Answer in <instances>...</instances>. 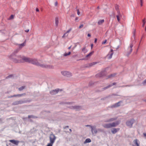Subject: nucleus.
<instances>
[{"label": "nucleus", "instance_id": "cd10ccee", "mask_svg": "<svg viewBox=\"0 0 146 146\" xmlns=\"http://www.w3.org/2000/svg\"><path fill=\"white\" fill-rule=\"evenodd\" d=\"M115 74H111L109 75L108 76V78H107V79L108 78H110L111 77H113L114 76H115Z\"/></svg>", "mask_w": 146, "mask_h": 146}, {"label": "nucleus", "instance_id": "338daca9", "mask_svg": "<svg viewBox=\"0 0 146 146\" xmlns=\"http://www.w3.org/2000/svg\"><path fill=\"white\" fill-rule=\"evenodd\" d=\"M71 46H70L68 48V49H70L71 48Z\"/></svg>", "mask_w": 146, "mask_h": 146}, {"label": "nucleus", "instance_id": "a211bd4d", "mask_svg": "<svg viewBox=\"0 0 146 146\" xmlns=\"http://www.w3.org/2000/svg\"><path fill=\"white\" fill-rule=\"evenodd\" d=\"M9 141L12 143L13 144L16 145H17L19 143V141L17 140H9Z\"/></svg>", "mask_w": 146, "mask_h": 146}, {"label": "nucleus", "instance_id": "603ef678", "mask_svg": "<svg viewBox=\"0 0 146 146\" xmlns=\"http://www.w3.org/2000/svg\"><path fill=\"white\" fill-rule=\"evenodd\" d=\"M58 5V2L57 1H56L54 4V5L55 6H56Z\"/></svg>", "mask_w": 146, "mask_h": 146}, {"label": "nucleus", "instance_id": "f3484780", "mask_svg": "<svg viewBox=\"0 0 146 146\" xmlns=\"http://www.w3.org/2000/svg\"><path fill=\"white\" fill-rule=\"evenodd\" d=\"M119 124V121H117L115 122H113L111 123V126L112 127H115L118 125Z\"/></svg>", "mask_w": 146, "mask_h": 146}, {"label": "nucleus", "instance_id": "8fccbe9b", "mask_svg": "<svg viewBox=\"0 0 146 146\" xmlns=\"http://www.w3.org/2000/svg\"><path fill=\"white\" fill-rule=\"evenodd\" d=\"M117 11V13L118 14V15H120V12L119 11V10Z\"/></svg>", "mask_w": 146, "mask_h": 146}, {"label": "nucleus", "instance_id": "6e6552de", "mask_svg": "<svg viewBox=\"0 0 146 146\" xmlns=\"http://www.w3.org/2000/svg\"><path fill=\"white\" fill-rule=\"evenodd\" d=\"M37 66H40L43 68H52L53 66H50V65H47L46 64H40L38 63V64Z\"/></svg>", "mask_w": 146, "mask_h": 146}, {"label": "nucleus", "instance_id": "49530a36", "mask_svg": "<svg viewBox=\"0 0 146 146\" xmlns=\"http://www.w3.org/2000/svg\"><path fill=\"white\" fill-rule=\"evenodd\" d=\"M16 97V95H13V96H9L8 97V98H13V97Z\"/></svg>", "mask_w": 146, "mask_h": 146}, {"label": "nucleus", "instance_id": "4468645a", "mask_svg": "<svg viewBox=\"0 0 146 146\" xmlns=\"http://www.w3.org/2000/svg\"><path fill=\"white\" fill-rule=\"evenodd\" d=\"M113 49H111L110 51V52L107 55V56L108 57V58L109 59H110L112 58V55L113 54Z\"/></svg>", "mask_w": 146, "mask_h": 146}, {"label": "nucleus", "instance_id": "864d4df0", "mask_svg": "<svg viewBox=\"0 0 146 146\" xmlns=\"http://www.w3.org/2000/svg\"><path fill=\"white\" fill-rule=\"evenodd\" d=\"M89 66H93V65H92V63H90L89 64Z\"/></svg>", "mask_w": 146, "mask_h": 146}, {"label": "nucleus", "instance_id": "1a4fd4ad", "mask_svg": "<svg viewBox=\"0 0 146 146\" xmlns=\"http://www.w3.org/2000/svg\"><path fill=\"white\" fill-rule=\"evenodd\" d=\"M69 108L71 109H73L75 110L76 111L80 110L82 109V107L81 106H72L69 107Z\"/></svg>", "mask_w": 146, "mask_h": 146}, {"label": "nucleus", "instance_id": "37998d69", "mask_svg": "<svg viewBox=\"0 0 146 146\" xmlns=\"http://www.w3.org/2000/svg\"><path fill=\"white\" fill-rule=\"evenodd\" d=\"M142 84L143 85H146V79L143 82Z\"/></svg>", "mask_w": 146, "mask_h": 146}, {"label": "nucleus", "instance_id": "0e129e2a", "mask_svg": "<svg viewBox=\"0 0 146 146\" xmlns=\"http://www.w3.org/2000/svg\"><path fill=\"white\" fill-rule=\"evenodd\" d=\"M140 3H143V0H140Z\"/></svg>", "mask_w": 146, "mask_h": 146}, {"label": "nucleus", "instance_id": "79ce46f5", "mask_svg": "<svg viewBox=\"0 0 146 146\" xmlns=\"http://www.w3.org/2000/svg\"><path fill=\"white\" fill-rule=\"evenodd\" d=\"M14 18V15H11L10 17L9 18V19H13Z\"/></svg>", "mask_w": 146, "mask_h": 146}, {"label": "nucleus", "instance_id": "4d7b16f0", "mask_svg": "<svg viewBox=\"0 0 146 146\" xmlns=\"http://www.w3.org/2000/svg\"><path fill=\"white\" fill-rule=\"evenodd\" d=\"M36 10L37 12H38L39 11V9L38 8H37L36 9Z\"/></svg>", "mask_w": 146, "mask_h": 146}, {"label": "nucleus", "instance_id": "2eb2a0df", "mask_svg": "<svg viewBox=\"0 0 146 146\" xmlns=\"http://www.w3.org/2000/svg\"><path fill=\"white\" fill-rule=\"evenodd\" d=\"M121 102V101H120L117 103H115L114 105L111 106V108H116L120 106V104Z\"/></svg>", "mask_w": 146, "mask_h": 146}, {"label": "nucleus", "instance_id": "4c0bfd02", "mask_svg": "<svg viewBox=\"0 0 146 146\" xmlns=\"http://www.w3.org/2000/svg\"><path fill=\"white\" fill-rule=\"evenodd\" d=\"M13 77V74H10V75H9L8 76H7L6 78L7 79L9 78Z\"/></svg>", "mask_w": 146, "mask_h": 146}, {"label": "nucleus", "instance_id": "09e8293b", "mask_svg": "<svg viewBox=\"0 0 146 146\" xmlns=\"http://www.w3.org/2000/svg\"><path fill=\"white\" fill-rule=\"evenodd\" d=\"M106 41H107V40H105L104 41H103L102 42V44H105V43H106Z\"/></svg>", "mask_w": 146, "mask_h": 146}, {"label": "nucleus", "instance_id": "58836bf2", "mask_svg": "<svg viewBox=\"0 0 146 146\" xmlns=\"http://www.w3.org/2000/svg\"><path fill=\"white\" fill-rule=\"evenodd\" d=\"M142 21H143V23L142 27H144V26L145 23V19H143Z\"/></svg>", "mask_w": 146, "mask_h": 146}, {"label": "nucleus", "instance_id": "6ab92c4d", "mask_svg": "<svg viewBox=\"0 0 146 146\" xmlns=\"http://www.w3.org/2000/svg\"><path fill=\"white\" fill-rule=\"evenodd\" d=\"M138 140L137 139L134 140L133 141L134 144L133 145V146H140L139 143L138 142Z\"/></svg>", "mask_w": 146, "mask_h": 146}, {"label": "nucleus", "instance_id": "e433bc0d", "mask_svg": "<svg viewBox=\"0 0 146 146\" xmlns=\"http://www.w3.org/2000/svg\"><path fill=\"white\" fill-rule=\"evenodd\" d=\"M68 34H66V33H65L62 36V38H64L66 36H68Z\"/></svg>", "mask_w": 146, "mask_h": 146}, {"label": "nucleus", "instance_id": "9b49d317", "mask_svg": "<svg viewBox=\"0 0 146 146\" xmlns=\"http://www.w3.org/2000/svg\"><path fill=\"white\" fill-rule=\"evenodd\" d=\"M86 126H90L91 129V131L92 132V133H94L96 134L97 132V131L96 130V127L95 126H91L90 125H87Z\"/></svg>", "mask_w": 146, "mask_h": 146}, {"label": "nucleus", "instance_id": "e2e57ef3", "mask_svg": "<svg viewBox=\"0 0 146 146\" xmlns=\"http://www.w3.org/2000/svg\"><path fill=\"white\" fill-rule=\"evenodd\" d=\"M93 46V44H92L91 45V49H92V48Z\"/></svg>", "mask_w": 146, "mask_h": 146}, {"label": "nucleus", "instance_id": "de8ad7c7", "mask_svg": "<svg viewBox=\"0 0 146 146\" xmlns=\"http://www.w3.org/2000/svg\"><path fill=\"white\" fill-rule=\"evenodd\" d=\"M77 14L78 15H79L80 14V13L79 12V10L78 9H77Z\"/></svg>", "mask_w": 146, "mask_h": 146}, {"label": "nucleus", "instance_id": "c756f323", "mask_svg": "<svg viewBox=\"0 0 146 146\" xmlns=\"http://www.w3.org/2000/svg\"><path fill=\"white\" fill-rule=\"evenodd\" d=\"M94 52V51H92V52H90L89 54H87L86 56V57H88L89 56H91L92 55V54H93Z\"/></svg>", "mask_w": 146, "mask_h": 146}, {"label": "nucleus", "instance_id": "5fc2aeb1", "mask_svg": "<svg viewBox=\"0 0 146 146\" xmlns=\"http://www.w3.org/2000/svg\"><path fill=\"white\" fill-rule=\"evenodd\" d=\"M135 30L133 32V36L134 37H135Z\"/></svg>", "mask_w": 146, "mask_h": 146}, {"label": "nucleus", "instance_id": "b1692460", "mask_svg": "<svg viewBox=\"0 0 146 146\" xmlns=\"http://www.w3.org/2000/svg\"><path fill=\"white\" fill-rule=\"evenodd\" d=\"M59 23V20L58 19V17H56L55 18V24L56 25V27H58V26Z\"/></svg>", "mask_w": 146, "mask_h": 146}, {"label": "nucleus", "instance_id": "a19ab883", "mask_svg": "<svg viewBox=\"0 0 146 146\" xmlns=\"http://www.w3.org/2000/svg\"><path fill=\"white\" fill-rule=\"evenodd\" d=\"M119 15H117L116 16V17L117 18V20L118 21V22H119L120 21V19H119Z\"/></svg>", "mask_w": 146, "mask_h": 146}, {"label": "nucleus", "instance_id": "6e6d98bb", "mask_svg": "<svg viewBox=\"0 0 146 146\" xmlns=\"http://www.w3.org/2000/svg\"><path fill=\"white\" fill-rule=\"evenodd\" d=\"M97 39L96 38H95L94 40V43H96L97 41Z\"/></svg>", "mask_w": 146, "mask_h": 146}, {"label": "nucleus", "instance_id": "4be33fe9", "mask_svg": "<svg viewBox=\"0 0 146 146\" xmlns=\"http://www.w3.org/2000/svg\"><path fill=\"white\" fill-rule=\"evenodd\" d=\"M117 119V118L116 117H114L111 118L110 119L107 120L106 122H109L113 121L116 120Z\"/></svg>", "mask_w": 146, "mask_h": 146}, {"label": "nucleus", "instance_id": "72a5a7b5", "mask_svg": "<svg viewBox=\"0 0 146 146\" xmlns=\"http://www.w3.org/2000/svg\"><path fill=\"white\" fill-rule=\"evenodd\" d=\"M25 95V94L24 93H23V94H17V95H16V97H17V96L21 97V96H23V95Z\"/></svg>", "mask_w": 146, "mask_h": 146}, {"label": "nucleus", "instance_id": "774afa93", "mask_svg": "<svg viewBox=\"0 0 146 146\" xmlns=\"http://www.w3.org/2000/svg\"><path fill=\"white\" fill-rule=\"evenodd\" d=\"M78 19V17H76L75 19V21H76L77 20V19Z\"/></svg>", "mask_w": 146, "mask_h": 146}, {"label": "nucleus", "instance_id": "7c9ffc66", "mask_svg": "<svg viewBox=\"0 0 146 146\" xmlns=\"http://www.w3.org/2000/svg\"><path fill=\"white\" fill-rule=\"evenodd\" d=\"M19 104L18 101H15L14 102L12 103V105L15 106Z\"/></svg>", "mask_w": 146, "mask_h": 146}, {"label": "nucleus", "instance_id": "c03bdc74", "mask_svg": "<svg viewBox=\"0 0 146 146\" xmlns=\"http://www.w3.org/2000/svg\"><path fill=\"white\" fill-rule=\"evenodd\" d=\"M71 28L70 29L68 30L66 33V34H68V33H69V32L71 30Z\"/></svg>", "mask_w": 146, "mask_h": 146}, {"label": "nucleus", "instance_id": "f03ea898", "mask_svg": "<svg viewBox=\"0 0 146 146\" xmlns=\"http://www.w3.org/2000/svg\"><path fill=\"white\" fill-rule=\"evenodd\" d=\"M16 57L18 58V59L15 58H13V57H12V58H11L13 59V61L14 62L18 63L25 62V60L23 59L25 57V56H21L20 55H18Z\"/></svg>", "mask_w": 146, "mask_h": 146}, {"label": "nucleus", "instance_id": "9d476101", "mask_svg": "<svg viewBox=\"0 0 146 146\" xmlns=\"http://www.w3.org/2000/svg\"><path fill=\"white\" fill-rule=\"evenodd\" d=\"M20 49L19 48L16 49L14 52L10 56V58H12V57L17 56L16 55V54L19 52Z\"/></svg>", "mask_w": 146, "mask_h": 146}, {"label": "nucleus", "instance_id": "a878e982", "mask_svg": "<svg viewBox=\"0 0 146 146\" xmlns=\"http://www.w3.org/2000/svg\"><path fill=\"white\" fill-rule=\"evenodd\" d=\"M82 51L84 53H85L87 52L88 50L86 49V47H84L82 48Z\"/></svg>", "mask_w": 146, "mask_h": 146}, {"label": "nucleus", "instance_id": "20e7f679", "mask_svg": "<svg viewBox=\"0 0 146 146\" xmlns=\"http://www.w3.org/2000/svg\"><path fill=\"white\" fill-rule=\"evenodd\" d=\"M133 47V44L132 43H130L129 44V46L127 48L128 51L126 54V56H128L132 52L133 50L132 48Z\"/></svg>", "mask_w": 146, "mask_h": 146}, {"label": "nucleus", "instance_id": "2f4dec72", "mask_svg": "<svg viewBox=\"0 0 146 146\" xmlns=\"http://www.w3.org/2000/svg\"><path fill=\"white\" fill-rule=\"evenodd\" d=\"M71 54V52H69L68 53H65L63 54L64 56H66L68 55H70Z\"/></svg>", "mask_w": 146, "mask_h": 146}, {"label": "nucleus", "instance_id": "39448f33", "mask_svg": "<svg viewBox=\"0 0 146 146\" xmlns=\"http://www.w3.org/2000/svg\"><path fill=\"white\" fill-rule=\"evenodd\" d=\"M50 142L54 143L56 139L55 135L52 133L49 136Z\"/></svg>", "mask_w": 146, "mask_h": 146}, {"label": "nucleus", "instance_id": "680f3d73", "mask_svg": "<svg viewBox=\"0 0 146 146\" xmlns=\"http://www.w3.org/2000/svg\"><path fill=\"white\" fill-rule=\"evenodd\" d=\"M143 135H144V136L145 137H146V133H143Z\"/></svg>", "mask_w": 146, "mask_h": 146}, {"label": "nucleus", "instance_id": "c9c22d12", "mask_svg": "<svg viewBox=\"0 0 146 146\" xmlns=\"http://www.w3.org/2000/svg\"><path fill=\"white\" fill-rule=\"evenodd\" d=\"M71 103H72L64 102H61L60 103V104H70Z\"/></svg>", "mask_w": 146, "mask_h": 146}, {"label": "nucleus", "instance_id": "052dcab7", "mask_svg": "<svg viewBox=\"0 0 146 146\" xmlns=\"http://www.w3.org/2000/svg\"><path fill=\"white\" fill-rule=\"evenodd\" d=\"M69 127V126H65L64 127V129H65V128H66V127Z\"/></svg>", "mask_w": 146, "mask_h": 146}, {"label": "nucleus", "instance_id": "f257e3e1", "mask_svg": "<svg viewBox=\"0 0 146 146\" xmlns=\"http://www.w3.org/2000/svg\"><path fill=\"white\" fill-rule=\"evenodd\" d=\"M23 59L25 60V62H28L36 66H37L39 62L36 59H31L25 57L23 58Z\"/></svg>", "mask_w": 146, "mask_h": 146}, {"label": "nucleus", "instance_id": "13d9d810", "mask_svg": "<svg viewBox=\"0 0 146 146\" xmlns=\"http://www.w3.org/2000/svg\"><path fill=\"white\" fill-rule=\"evenodd\" d=\"M25 32H29V29H27L26 30H25Z\"/></svg>", "mask_w": 146, "mask_h": 146}, {"label": "nucleus", "instance_id": "ddd939ff", "mask_svg": "<svg viewBox=\"0 0 146 146\" xmlns=\"http://www.w3.org/2000/svg\"><path fill=\"white\" fill-rule=\"evenodd\" d=\"M116 84V82H114L111 84H110V85H108V86H107L106 87H105L104 88H102V90L104 91V90L108 89V88L112 86H113Z\"/></svg>", "mask_w": 146, "mask_h": 146}, {"label": "nucleus", "instance_id": "bf43d9fd", "mask_svg": "<svg viewBox=\"0 0 146 146\" xmlns=\"http://www.w3.org/2000/svg\"><path fill=\"white\" fill-rule=\"evenodd\" d=\"M87 36H88V37H90L91 36V35L90 34H88V35H87Z\"/></svg>", "mask_w": 146, "mask_h": 146}, {"label": "nucleus", "instance_id": "7ed1b4c3", "mask_svg": "<svg viewBox=\"0 0 146 146\" xmlns=\"http://www.w3.org/2000/svg\"><path fill=\"white\" fill-rule=\"evenodd\" d=\"M61 73L63 75L67 77H70L72 75L71 73L66 71H62Z\"/></svg>", "mask_w": 146, "mask_h": 146}, {"label": "nucleus", "instance_id": "aec40b11", "mask_svg": "<svg viewBox=\"0 0 146 146\" xmlns=\"http://www.w3.org/2000/svg\"><path fill=\"white\" fill-rule=\"evenodd\" d=\"M30 101L28 100H20L18 101L19 104H23L26 103L27 102H29Z\"/></svg>", "mask_w": 146, "mask_h": 146}, {"label": "nucleus", "instance_id": "3c124183", "mask_svg": "<svg viewBox=\"0 0 146 146\" xmlns=\"http://www.w3.org/2000/svg\"><path fill=\"white\" fill-rule=\"evenodd\" d=\"M83 27V25L81 24L79 27V28L80 29L82 28Z\"/></svg>", "mask_w": 146, "mask_h": 146}, {"label": "nucleus", "instance_id": "dca6fc26", "mask_svg": "<svg viewBox=\"0 0 146 146\" xmlns=\"http://www.w3.org/2000/svg\"><path fill=\"white\" fill-rule=\"evenodd\" d=\"M102 125L104 127L107 129L111 127V123L104 124H103Z\"/></svg>", "mask_w": 146, "mask_h": 146}, {"label": "nucleus", "instance_id": "393cba45", "mask_svg": "<svg viewBox=\"0 0 146 146\" xmlns=\"http://www.w3.org/2000/svg\"><path fill=\"white\" fill-rule=\"evenodd\" d=\"M104 21V19H102L99 21L98 22V25H101L103 23Z\"/></svg>", "mask_w": 146, "mask_h": 146}, {"label": "nucleus", "instance_id": "bb28decb", "mask_svg": "<svg viewBox=\"0 0 146 146\" xmlns=\"http://www.w3.org/2000/svg\"><path fill=\"white\" fill-rule=\"evenodd\" d=\"M25 42H24L19 45V48L20 49L21 48L25 46Z\"/></svg>", "mask_w": 146, "mask_h": 146}, {"label": "nucleus", "instance_id": "412c9836", "mask_svg": "<svg viewBox=\"0 0 146 146\" xmlns=\"http://www.w3.org/2000/svg\"><path fill=\"white\" fill-rule=\"evenodd\" d=\"M119 130L120 129L119 128H113V130H111V132L112 133L115 134L118 131H119Z\"/></svg>", "mask_w": 146, "mask_h": 146}, {"label": "nucleus", "instance_id": "423d86ee", "mask_svg": "<svg viewBox=\"0 0 146 146\" xmlns=\"http://www.w3.org/2000/svg\"><path fill=\"white\" fill-rule=\"evenodd\" d=\"M106 70H104L97 74L96 75V76L97 77H102L105 76L106 75Z\"/></svg>", "mask_w": 146, "mask_h": 146}, {"label": "nucleus", "instance_id": "69168bd1", "mask_svg": "<svg viewBox=\"0 0 146 146\" xmlns=\"http://www.w3.org/2000/svg\"><path fill=\"white\" fill-rule=\"evenodd\" d=\"M84 58H82V59H79V60H84Z\"/></svg>", "mask_w": 146, "mask_h": 146}, {"label": "nucleus", "instance_id": "473e14b6", "mask_svg": "<svg viewBox=\"0 0 146 146\" xmlns=\"http://www.w3.org/2000/svg\"><path fill=\"white\" fill-rule=\"evenodd\" d=\"M119 6L117 4H115V10L117 11L119 10Z\"/></svg>", "mask_w": 146, "mask_h": 146}, {"label": "nucleus", "instance_id": "c85d7f7f", "mask_svg": "<svg viewBox=\"0 0 146 146\" xmlns=\"http://www.w3.org/2000/svg\"><path fill=\"white\" fill-rule=\"evenodd\" d=\"M28 117L29 118H37V117L36 116H34L33 115H29Z\"/></svg>", "mask_w": 146, "mask_h": 146}, {"label": "nucleus", "instance_id": "5701e85b", "mask_svg": "<svg viewBox=\"0 0 146 146\" xmlns=\"http://www.w3.org/2000/svg\"><path fill=\"white\" fill-rule=\"evenodd\" d=\"M91 139L90 138H87L86 139L85 141L84 142V144H86L87 143H89L91 142Z\"/></svg>", "mask_w": 146, "mask_h": 146}, {"label": "nucleus", "instance_id": "a18cd8bd", "mask_svg": "<svg viewBox=\"0 0 146 146\" xmlns=\"http://www.w3.org/2000/svg\"><path fill=\"white\" fill-rule=\"evenodd\" d=\"M98 62H92V64L93 65H94L97 63H98Z\"/></svg>", "mask_w": 146, "mask_h": 146}, {"label": "nucleus", "instance_id": "f8f14e48", "mask_svg": "<svg viewBox=\"0 0 146 146\" xmlns=\"http://www.w3.org/2000/svg\"><path fill=\"white\" fill-rule=\"evenodd\" d=\"M59 91V89H58L50 91V93L51 95H55L58 93Z\"/></svg>", "mask_w": 146, "mask_h": 146}, {"label": "nucleus", "instance_id": "ea45409f", "mask_svg": "<svg viewBox=\"0 0 146 146\" xmlns=\"http://www.w3.org/2000/svg\"><path fill=\"white\" fill-rule=\"evenodd\" d=\"M53 144V143H52L51 142H50V143H48L46 146H52Z\"/></svg>", "mask_w": 146, "mask_h": 146}, {"label": "nucleus", "instance_id": "0eeeda50", "mask_svg": "<svg viewBox=\"0 0 146 146\" xmlns=\"http://www.w3.org/2000/svg\"><path fill=\"white\" fill-rule=\"evenodd\" d=\"M134 120L133 119H132L129 121H128L126 122L127 125L129 127H131L132 125L134 122Z\"/></svg>", "mask_w": 146, "mask_h": 146}, {"label": "nucleus", "instance_id": "f704fd0d", "mask_svg": "<svg viewBox=\"0 0 146 146\" xmlns=\"http://www.w3.org/2000/svg\"><path fill=\"white\" fill-rule=\"evenodd\" d=\"M25 88V86H22L18 88L19 90L20 91H22Z\"/></svg>", "mask_w": 146, "mask_h": 146}]
</instances>
